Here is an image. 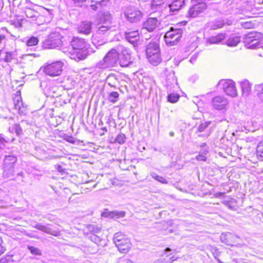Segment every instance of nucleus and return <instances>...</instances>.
Instances as JSON below:
<instances>
[{"instance_id": "16", "label": "nucleus", "mask_w": 263, "mask_h": 263, "mask_svg": "<svg viewBox=\"0 0 263 263\" xmlns=\"http://www.w3.org/2000/svg\"><path fill=\"white\" fill-rule=\"evenodd\" d=\"M206 8L205 3H199L190 8L188 12V15L191 17H195L202 13Z\"/></svg>"}, {"instance_id": "24", "label": "nucleus", "mask_w": 263, "mask_h": 263, "mask_svg": "<svg viewBox=\"0 0 263 263\" xmlns=\"http://www.w3.org/2000/svg\"><path fill=\"white\" fill-rule=\"evenodd\" d=\"M33 227L46 233L54 236H58L59 234V232L53 230L47 226L43 225L40 223L35 224L34 226H33Z\"/></svg>"}, {"instance_id": "60", "label": "nucleus", "mask_w": 263, "mask_h": 263, "mask_svg": "<svg viewBox=\"0 0 263 263\" xmlns=\"http://www.w3.org/2000/svg\"><path fill=\"white\" fill-rule=\"evenodd\" d=\"M226 206L230 209L231 210H234V208H233V206L230 203H226Z\"/></svg>"}, {"instance_id": "23", "label": "nucleus", "mask_w": 263, "mask_h": 263, "mask_svg": "<svg viewBox=\"0 0 263 263\" xmlns=\"http://www.w3.org/2000/svg\"><path fill=\"white\" fill-rule=\"evenodd\" d=\"M8 34H10L11 36L17 39L19 37V35L17 33L15 34L9 31L7 28L5 27L0 28V45L5 44L7 41V35Z\"/></svg>"}, {"instance_id": "43", "label": "nucleus", "mask_w": 263, "mask_h": 263, "mask_svg": "<svg viewBox=\"0 0 263 263\" xmlns=\"http://www.w3.org/2000/svg\"><path fill=\"white\" fill-rule=\"evenodd\" d=\"M125 136L124 134H119L116 138V141L120 144H123L125 141Z\"/></svg>"}, {"instance_id": "25", "label": "nucleus", "mask_w": 263, "mask_h": 263, "mask_svg": "<svg viewBox=\"0 0 263 263\" xmlns=\"http://www.w3.org/2000/svg\"><path fill=\"white\" fill-rule=\"evenodd\" d=\"M254 92L257 100L263 103V83L255 84L254 86Z\"/></svg>"}, {"instance_id": "55", "label": "nucleus", "mask_w": 263, "mask_h": 263, "mask_svg": "<svg viewBox=\"0 0 263 263\" xmlns=\"http://www.w3.org/2000/svg\"><path fill=\"white\" fill-rule=\"evenodd\" d=\"M91 3H95V4H91L90 7H91V8L94 10V11H96L99 8H100V6L98 4V1H95L94 0H91Z\"/></svg>"}, {"instance_id": "56", "label": "nucleus", "mask_w": 263, "mask_h": 263, "mask_svg": "<svg viewBox=\"0 0 263 263\" xmlns=\"http://www.w3.org/2000/svg\"><path fill=\"white\" fill-rule=\"evenodd\" d=\"M12 260L11 257L9 256L7 257L2 258L0 260V263H10L11 262Z\"/></svg>"}, {"instance_id": "26", "label": "nucleus", "mask_w": 263, "mask_h": 263, "mask_svg": "<svg viewBox=\"0 0 263 263\" xmlns=\"http://www.w3.org/2000/svg\"><path fill=\"white\" fill-rule=\"evenodd\" d=\"M126 39L130 43L134 44L135 42L139 38V33L138 30L126 32L125 34Z\"/></svg>"}, {"instance_id": "3", "label": "nucleus", "mask_w": 263, "mask_h": 263, "mask_svg": "<svg viewBox=\"0 0 263 263\" xmlns=\"http://www.w3.org/2000/svg\"><path fill=\"white\" fill-rule=\"evenodd\" d=\"M122 11L125 19L129 23L139 22L143 16L141 11L133 5L124 6L122 8Z\"/></svg>"}, {"instance_id": "42", "label": "nucleus", "mask_w": 263, "mask_h": 263, "mask_svg": "<svg viewBox=\"0 0 263 263\" xmlns=\"http://www.w3.org/2000/svg\"><path fill=\"white\" fill-rule=\"evenodd\" d=\"M208 153V150H203L201 154H199V155L196 156V159L199 161H205L206 160V157H205V155Z\"/></svg>"}, {"instance_id": "64", "label": "nucleus", "mask_w": 263, "mask_h": 263, "mask_svg": "<svg viewBox=\"0 0 263 263\" xmlns=\"http://www.w3.org/2000/svg\"><path fill=\"white\" fill-rule=\"evenodd\" d=\"M4 203V201L2 199H0V207L2 206Z\"/></svg>"}, {"instance_id": "36", "label": "nucleus", "mask_w": 263, "mask_h": 263, "mask_svg": "<svg viewBox=\"0 0 263 263\" xmlns=\"http://www.w3.org/2000/svg\"><path fill=\"white\" fill-rule=\"evenodd\" d=\"M127 237L122 234L121 232H118L114 234L113 237V241L114 243L122 240V239H127Z\"/></svg>"}, {"instance_id": "4", "label": "nucleus", "mask_w": 263, "mask_h": 263, "mask_svg": "<svg viewBox=\"0 0 263 263\" xmlns=\"http://www.w3.org/2000/svg\"><path fill=\"white\" fill-rule=\"evenodd\" d=\"M146 55L149 62L154 65H158L161 61L159 44L156 42H151L146 46Z\"/></svg>"}, {"instance_id": "58", "label": "nucleus", "mask_w": 263, "mask_h": 263, "mask_svg": "<svg viewBox=\"0 0 263 263\" xmlns=\"http://www.w3.org/2000/svg\"><path fill=\"white\" fill-rule=\"evenodd\" d=\"M197 57H198L197 54H195L193 55L190 59V62L192 63H194V62H195L196 61V60H197Z\"/></svg>"}, {"instance_id": "18", "label": "nucleus", "mask_w": 263, "mask_h": 263, "mask_svg": "<svg viewBox=\"0 0 263 263\" xmlns=\"http://www.w3.org/2000/svg\"><path fill=\"white\" fill-rule=\"evenodd\" d=\"M228 104L227 99L222 96H216L212 99L213 107L217 110L224 109Z\"/></svg>"}, {"instance_id": "11", "label": "nucleus", "mask_w": 263, "mask_h": 263, "mask_svg": "<svg viewBox=\"0 0 263 263\" xmlns=\"http://www.w3.org/2000/svg\"><path fill=\"white\" fill-rule=\"evenodd\" d=\"M63 63L60 61L46 64L44 67V72L50 77L60 76L63 71Z\"/></svg>"}, {"instance_id": "9", "label": "nucleus", "mask_w": 263, "mask_h": 263, "mask_svg": "<svg viewBox=\"0 0 263 263\" xmlns=\"http://www.w3.org/2000/svg\"><path fill=\"white\" fill-rule=\"evenodd\" d=\"M118 50V62L121 67H127L133 64L130 54L127 48L121 45L117 46Z\"/></svg>"}, {"instance_id": "17", "label": "nucleus", "mask_w": 263, "mask_h": 263, "mask_svg": "<svg viewBox=\"0 0 263 263\" xmlns=\"http://www.w3.org/2000/svg\"><path fill=\"white\" fill-rule=\"evenodd\" d=\"M117 27L115 25H107L97 24L96 34L108 35L111 32L116 30Z\"/></svg>"}, {"instance_id": "8", "label": "nucleus", "mask_w": 263, "mask_h": 263, "mask_svg": "<svg viewBox=\"0 0 263 263\" xmlns=\"http://www.w3.org/2000/svg\"><path fill=\"white\" fill-rule=\"evenodd\" d=\"M262 36L261 33L258 32H251L245 35L244 43L247 48L254 49L260 47V40Z\"/></svg>"}, {"instance_id": "54", "label": "nucleus", "mask_w": 263, "mask_h": 263, "mask_svg": "<svg viewBox=\"0 0 263 263\" xmlns=\"http://www.w3.org/2000/svg\"><path fill=\"white\" fill-rule=\"evenodd\" d=\"M164 0H153L152 2V7L154 9L155 7L160 6Z\"/></svg>"}, {"instance_id": "39", "label": "nucleus", "mask_w": 263, "mask_h": 263, "mask_svg": "<svg viewBox=\"0 0 263 263\" xmlns=\"http://www.w3.org/2000/svg\"><path fill=\"white\" fill-rule=\"evenodd\" d=\"M26 15L28 18H31L33 21L36 15L37 14V12L34 11L33 10L27 8L25 10Z\"/></svg>"}, {"instance_id": "19", "label": "nucleus", "mask_w": 263, "mask_h": 263, "mask_svg": "<svg viewBox=\"0 0 263 263\" xmlns=\"http://www.w3.org/2000/svg\"><path fill=\"white\" fill-rule=\"evenodd\" d=\"M241 95L243 97H248L251 92L252 84L248 80L245 79L239 82Z\"/></svg>"}, {"instance_id": "63", "label": "nucleus", "mask_w": 263, "mask_h": 263, "mask_svg": "<svg viewBox=\"0 0 263 263\" xmlns=\"http://www.w3.org/2000/svg\"><path fill=\"white\" fill-rule=\"evenodd\" d=\"M171 251V249L170 248H167L165 249L164 251H165V253H167V252H168L170 251Z\"/></svg>"}, {"instance_id": "52", "label": "nucleus", "mask_w": 263, "mask_h": 263, "mask_svg": "<svg viewBox=\"0 0 263 263\" xmlns=\"http://www.w3.org/2000/svg\"><path fill=\"white\" fill-rule=\"evenodd\" d=\"M230 233H222L220 236L221 241L227 245H230L228 239L226 238V237Z\"/></svg>"}, {"instance_id": "40", "label": "nucleus", "mask_w": 263, "mask_h": 263, "mask_svg": "<svg viewBox=\"0 0 263 263\" xmlns=\"http://www.w3.org/2000/svg\"><path fill=\"white\" fill-rule=\"evenodd\" d=\"M110 216L113 218H120L125 216V212L123 211H114L110 214Z\"/></svg>"}, {"instance_id": "37", "label": "nucleus", "mask_w": 263, "mask_h": 263, "mask_svg": "<svg viewBox=\"0 0 263 263\" xmlns=\"http://www.w3.org/2000/svg\"><path fill=\"white\" fill-rule=\"evenodd\" d=\"M151 176L153 178H154L155 180L162 183L163 184H167L168 183L167 180H166L164 178H163L162 176H159L157 175L155 173H152L151 174Z\"/></svg>"}, {"instance_id": "2", "label": "nucleus", "mask_w": 263, "mask_h": 263, "mask_svg": "<svg viewBox=\"0 0 263 263\" xmlns=\"http://www.w3.org/2000/svg\"><path fill=\"white\" fill-rule=\"evenodd\" d=\"M119 55L117 46L110 50L103 59L96 64L99 69H106L115 66L118 62Z\"/></svg>"}, {"instance_id": "49", "label": "nucleus", "mask_w": 263, "mask_h": 263, "mask_svg": "<svg viewBox=\"0 0 263 263\" xmlns=\"http://www.w3.org/2000/svg\"><path fill=\"white\" fill-rule=\"evenodd\" d=\"M59 49L64 53L69 55V56L70 55V53H72V49H71V50H69V47H64L63 46V44L60 46L59 47Z\"/></svg>"}, {"instance_id": "30", "label": "nucleus", "mask_w": 263, "mask_h": 263, "mask_svg": "<svg viewBox=\"0 0 263 263\" xmlns=\"http://www.w3.org/2000/svg\"><path fill=\"white\" fill-rule=\"evenodd\" d=\"M240 42V37L238 36H231L227 41L226 44L230 47H234Z\"/></svg>"}, {"instance_id": "31", "label": "nucleus", "mask_w": 263, "mask_h": 263, "mask_svg": "<svg viewBox=\"0 0 263 263\" xmlns=\"http://www.w3.org/2000/svg\"><path fill=\"white\" fill-rule=\"evenodd\" d=\"M87 230L88 232L87 235L90 234H97L101 232V228L95 224H88L86 227Z\"/></svg>"}, {"instance_id": "7", "label": "nucleus", "mask_w": 263, "mask_h": 263, "mask_svg": "<svg viewBox=\"0 0 263 263\" xmlns=\"http://www.w3.org/2000/svg\"><path fill=\"white\" fill-rule=\"evenodd\" d=\"M183 30L181 28L171 27L164 35V40L167 45L173 46L176 45L182 36Z\"/></svg>"}, {"instance_id": "28", "label": "nucleus", "mask_w": 263, "mask_h": 263, "mask_svg": "<svg viewBox=\"0 0 263 263\" xmlns=\"http://www.w3.org/2000/svg\"><path fill=\"white\" fill-rule=\"evenodd\" d=\"M3 56L1 58L0 61H4L6 63H10L15 59V54L13 52H3Z\"/></svg>"}, {"instance_id": "1", "label": "nucleus", "mask_w": 263, "mask_h": 263, "mask_svg": "<svg viewBox=\"0 0 263 263\" xmlns=\"http://www.w3.org/2000/svg\"><path fill=\"white\" fill-rule=\"evenodd\" d=\"M70 45L72 49V53H70V59L79 61L86 58L88 54V44L85 40L73 37Z\"/></svg>"}, {"instance_id": "51", "label": "nucleus", "mask_w": 263, "mask_h": 263, "mask_svg": "<svg viewBox=\"0 0 263 263\" xmlns=\"http://www.w3.org/2000/svg\"><path fill=\"white\" fill-rule=\"evenodd\" d=\"M6 247L2 238L0 237V255L4 253L6 251Z\"/></svg>"}, {"instance_id": "38", "label": "nucleus", "mask_w": 263, "mask_h": 263, "mask_svg": "<svg viewBox=\"0 0 263 263\" xmlns=\"http://www.w3.org/2000/svg\"><path fill=\"white\" fill-rule=\"evenodd\" d=\"M39 43V39L37 37L31 36L26 41V45L28 46H35Z\"/></svg>"}, {"instance_id": "53", "label": "nucleus", "mask_w": 263, "mask_h": 263, "mask_svg": "<svg viewBox=\"0 0 263 263\" xmlns=\"http://www.w3.org/2000/svg\"><path fill=\"white\" fill-rule=\"evenodd\" d=\"M109 2L110 0H101V1H98V4L100 6L101 8L102 7L108 6L109 4Z\"/></svg>"}, {"instance_id": "22", "label": "nucleus", "mask_w": 263, "mask_h": 263, "mask_svg": "<svg viewBox=\"0 0 263 263\" xmlns=\"http://www.w3.org/2000/svg\"><path fill=\"white\" fill-rule=\"evenodd\" d=\"M160 25L159 21L156 18H149L144 23V27L148 31H153Z\"/></svg>"}, {"instance_id": "14", "label": "nucleus", "mask_w": 263, "mask_h": 263, "mask_svg": "<svg viewBox=\"0 0 263 263\" xmlns=\"http://www.w3.org/2000/svg\"><path fill=\"white\" fill-rule=\"evenodd\" d=\"M98 24L113 25L112 16L108 11H100L98 14Z\"/></svg>"}, {"instance_id": "29", "label": "nucleus", "mask_w": 263, "mask_h": 263, "mask_svg": "<svg viewBox=\"0 0 263 263\" xmlns=\"http://www.w3.org/2000/svg\"><path fill=\"white\" fill-rule=\"evenodd\" d=\"M13 103L15 108L18 110L20 112L22 113L23 112L22 110L23 104L21 96H16L13 100Z\"/></svg>"}, {"instance_id": "35", "label": "nucleus", "mask_w": 263, "mask_h": 263, "mask_svg": "<svg viewBox=\"0 0 263 263\" xmlns=\"http://www.w3.org/2000/svg\"><path fill=\"white\" fill-rule=\"evenodd\" d=\"M119 97V94L117 91H112L110 92L108 96L107 99L108 100L112 103H116Z\"/></svg>"}, {"instance_id": "47", "label": "nucleus", "mask_w": 263, "mask_h": 263, "mask_svg": "<svg viewBox=\"0 0 263 263\" xmlns=\"http://www.w3.org/2000/svg\"><path fill=\"white\" fill-rule=\"evenodd\" d=\"M73 5L76 7L82 8L84 6V4L87 1V0H71Z\"/></svg>"}, {"instance_id": "44", "label": "nucleus", "mask_w": 263, "mask_h": 263, "mask_svg": "<svg viewBox=\"0 0 263 263\" xmlns=\"http://www.w3.org/2000/svg\"><path fill=\"white\" fill-rule=\"evenodd\" d=\"M12 129L15 132L17 136H20L22 134V129L19 124H14L12 126Z\"/></svg>"}, {"instance_id": "21", "label": "nucleus", "mask_w": 263, "mask_h": 263, "mask_svg": "<svg viewBox=\"0 0 263 263\" xmlns=\"http://www.w3.org/2000/svg\"><path fill=\"white\" fill-rule=\"evenodd\" d=\"M118 250L122 253L128 252L130 248L131 243L128 238L123 239L122 240L115 243Z\"/></svg>"}, {"instance_id": "12", "label": "nucleus", "mask_w": 263, "mask_h": 263, "mask_svg": "<svg viewBox=\"0 0 263 263\" xmlns=\"http://www.w3.org/2000/svg\"><path fill=\"white\" fill-rule=\"evenodd\" d=\"M166 76V87L167 89H171L178 85L177 78L175 76V72L171 69L166 68L165 72Z\"/></svg>"}, {"instance_id": "50", "label": "nucleus", "mask_w": 263, "mask_h": 263, "mask_svg": "<svg viewBox=\"0 0 263 263\" xmlns=\"http://www.w3.org/2000/svg\"><path fill=\"white\" fill-rule=\"evenodd\" d=\"M92 43L95 46H98L103 45L105 43V41H104L103 40L98 41L96 38V36H94L92 39Z\"/></svg>"}, {"instance_id": "46", "label": "nucleus", "mask_w": 263, "mask_h": 263, "mask_svg": "<svg viewBox=\"0 0 263 263\" xmlns=\"http://www.w3.org/2000/svg\"><path fill=\"white\" fill-rule=\"evenodd\" d=\"M28 249L33 255H37L41 254V251L39 249L33 246H28Z\"/></svg>"}, {"instance_id": "61", "label": "nucleus", "mask_w": 263, "mask_h": 263, "mask_svg": "<svg viewBox=\"0 0 263 263\" xmlns=\"http://www.w3.org/2000/svg\"><path fill=\"white\" fill-rule=\"evenodd\" d=\"M57 170H58L59 172H62L63 171V169L62 168V166H61L60 165H58V167H57Z\"/></svg>"}, {"instance_id": "10", "label": "nucleus", "mask_w": 263, "mask_h": 263, "mask_svg": "<svg viewBox=\"0 0 263 263\" xmlns=\"http://www.w3.org/2000/svg\"><path fill=\"white\" fill-rule=\"evenodd\" d=\"M217 86L219 88L223 89L224 92L228 96L232 97H235L237 96L235 83L232 80H221L219 81Z\"/></svg>"}, {"instance_id": "5", "label": "nucleus", "mask_w": 263, "mask_h": 263, "mask_svg": "<svg viewBox=\"0 0 263 263\" xmlns=\"http://www.w3.org/2000/svg\"><path fill=\"white\" fill-rule=\"evenodd\" d=\"M17 157L13 155L6 156L3 162V174L4 178L11 179L14 175V165Z\"/></svg>"}, {"instance_id": "32", "label": "nucleus", "mask_w": 263, "mask_h": 263, "mask_svg": "<svg viewBox=\"0 0 263 263\" xmlns=\"http://www.w3.org/2000/svg\"><path fill=\"white\" fill-rule=\"evenodd\" d=\"M176 259L175 257H170L168 255L165 258H160L155 260L153 263H172V262Z\"/></svg>"}, {"instance_id": "27", "label": "nucleus", "mask_w": 263, "mask_h": 263, "mask_svg": "<svg viewBox=\"0 0 263 263\" xmlns=\"http://www.w3.org/2000/svg\"><path fill=\"white\" fill-rule=\"evenodd\" d=\"M92 29V24L90 22H83L79 28V31L81 33L85 34H89Z\"/></svg>"}, {"instance_id": "45", "label": "nucleus", "mask_w": 263, "mask_h": 263, "mask_svg": "<svg viewBox=\"0 0 263 263\" xmlns=\"http://www.w3.org/2000/svg\"><path fill=\"white\" fill-rule=\"evenodd\" d=\"M18 32L20 31V29L22 27V23L19 20H15L12 21L11 24Z\"/></svg>"}, {"instance_id": "59", "label": "nucleus", "mask_w": 263, "mask_h": 263, "mask_svg": "<svg viewBox=\"0 0 263 263\" xmlns=\"http://www.w3.org/2000/svg\"><path fill=\"white\" fill-rule=\"evenodd\" d=\"M73 137L70 136V137H68V139H67L66 140L69 142H70L71 143H74V141L73 140Z\"/></svg>"}, {"instance_id": "20", "label": "nucleus", "mask_w": 263, "mask_h": 263, "mask_svg": "<svg viewBox=\"0 0 263 263\" xmlns=\"http://www.w3.org/2000/svg\"><path fill=\"white\" fill-rule=\"evenodd\" d=\"M226 38V33H220L215 36L208 37L205 40L206 45L217 44L221 43Z\"/></svg>"}, {"instance_id": "15", "label": "nucleus", "mask_w": 263, "mask_h": 263, "mask_svg": "<svg viewBox=\"0 0 263 263\" xmlns=\"http://www.w3.org/2000/svg\"><path fill=\"white\" fill-rule=\"evenodd\" d=\"M184 0H173L171 4L168 5V12L170 15H175L183 7Z\"/></svg>"}, {"instance_id": "48", "label": "nucleus", "mask_w": 263, "mask_h": 263, "mask_svg": "<svg viewBox=\"0 0 263 263\" xmlns=\"http://www.w3.org/2000/svg\"><path fill=\"white\" fill-rule=\"evenodd\" d=\"M211 124V122H205L201 123L198 127V130L199 132H203Z\"/></svg>"}, {"instance_id": "57", "label": "nucleus", "mask_w": 263, "mask_h": 263, "mask_svg": "<svg viewBox=\"0 0 263 263\" xmlns=\"http://www.w3.org/2000/svg\"><path fill=\"white\" fill-rule=\"evenodd\" d=\"M242 26L245 28H250L252 27V25L250 22H246L242 25Z\"/></svg>"}, {"instance_id": "33", "label": "nucleus", "mask_w": 263, "mask_h": 263, "mask_svg": "<svg viewBox=\"0 0 263 263\" xmlns=\"http://www.w3.org/2000/svg\"><path fill=\"white\" fill-rule=\"evenodd\" d=\"M88 238L95 243L97 244L98 246H103L101 243L102 239L100 238L99 236L95 234H90L88 235Z\"/></svg>"}, {"instance_id": "41", "label": "nucleus", "mask_w": 263, "mask_h": 263, "mask_svg": "<svg viewBox=\"0 0 263 263\" xmlns=\"http://www.w3.org/2000/svg\"><path fill=\"white\" fill-rule=\"evenodd\" d=\"M179 98V96L176 93H170L167 96V101L171 103H176Z\"/></svg>"}, {"instance_id": "13", "label": "nucleus", "mask_w": 263, "mask_h": 263, "mask_svg": "<svg viewBox=\"0 0 263 263\" xmlns=\"http://www.w3.org/2000/svg\"><path fill=\"white\" fill-rule=\"evenodd\" d=\"M232 24V22L228 19H219L208 23L205 27L211 30H215L222 28L225 25L230 26Z\"/></svg>"}, {"instance_id": "62", "label": "nucleus", "mask_w": 263, "mask_h": 263, "mask_svg": "<svg viewBox=\"0 0 263 263\" xmlns=\"http://www.w3.org/2000/svg\"><path fill=\"white\" fill-rule=\"evenodd\" d=\"M125 263H133V262L128 259L124 260Z\"/></svg>"}, {"instance_id": "34", "label": "nucleus", "mask_w": 263, "mask_h": 263, "mask_svg": "<svg viewBox=\"0 0 263 263\" xmlns=\"http://www.w3.org/2000/svg\"><path fill=\"white\" fill-rule=\"evenodd\" d=\"M33 22L38 25H41L46 23L45 16L42 15H40L38 12L37 14L36 15L35 17L33 19Z\"/></svg>"}, {"instance_id": "6", "label": "nucleus", "mask_w": 263, "mask_h": 263, "mask_svg": "<svg viewBox=\"0 0 263 263\" xmlns=\"http://www.w3.org/2000/svg\"><path fill=\"white\" fill-rule=\"evenodd\" d=\"M63 37L59 32L50 33L43 43V47L46 49L59 48L63 44Z\"/></svg>"}]
</instances>
